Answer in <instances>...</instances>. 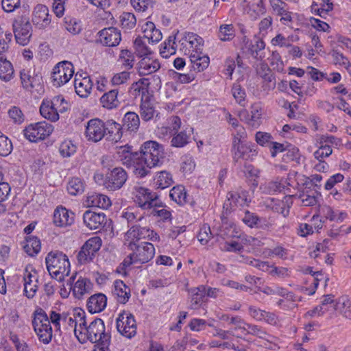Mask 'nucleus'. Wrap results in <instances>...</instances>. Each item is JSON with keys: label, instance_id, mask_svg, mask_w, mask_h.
Returning a JSON list of instances; mask_svg holds the SVG:
<instances>
[{"label": "nucleus", "instance_id": "nucleus-1", "mask_svg": "<svg viewBox=\"0 0 351 351\" xmlns=\"http://www.w3.org/2000/svg\"><path fill=\"white\" fill-rule=\"evenodd\" d=\"M117 160L123 165L132 168L138 178L150 173L153 167L160 166L165 158L163 146L156 141H148L141 147L140 152H133L129 146L120 147L117 152Z\"/></svg>", "mask_w": 351, "mask_h": 351}, {"label": "nucleus", "instance_id": "nucleus-2", "mask_svg": "<svg viewBox=\"0 0 351 351\" xmlns=\"http://www.w3.org/2000/svg\"><path fill=\"white\" fill-rule=\"evenodd\" d=\"M128 247L132 252L127 256L117 267V271L119 273L125 274V269L131 265L147 263L154 258L155 254L154 245L149 242L130 241Z\"/></svg>", "mask_w": 351, "mask_h": 351}, {"label": "nucleus", "instance_id": "nucleus-3", "mask_svg": "<svg viewBox=\"0 0 351 351\" xmlns=\"http://www.w3.org/2000/svg\"><path fill=\"white\" fill-rule=\"evenodd\" d=\"M45 263L51 276L59 282L63 281L70 273V262L62 252H49L45 258Z\"/></svg>", "mask_w": 351, "mask_h": 351}, {"label": "nucleus", "instance_id": "nucleus-4", "mask_svg": "<svg viewBox=\"0 0 351 351\" xmlns=\"http://www.w3.org/2000/svg\"><path fill=\"white\" fill-rule=\"evenodd\" d=\"M32 326L38 339L45 344H48L52 339V328L46 312L41 308L34 313Z\"/></svg>", "mask_w": 351, "mask_h": 351}, {"label": "nucleus", "instance_id": "nucleus-5", "mask_svg": "<svg viewBox=\"0 0 351 351\" xmlns=\"http://www.w3.org/2000/svg\"><path fill=\"white\" fill-rule=\"evenodd\" d=\"M134 92L136 96L141 95L139 113L142 119L145 121H150L156 112L154 100L142 86H136L134 88Z\"/></svg>", "mask_w": 351, "mask_h": 351}, {"label": "nucleus", "instance_id": "nucleus-6", "mask_svg": "<svg viewBox=\"0 0 351 351\" xmlns=\"http://www.w3.org/2000/svg\"><path fill=\"white\" fill-rule=\"evenodd\" d=\"M237 135H239V133ZM241 138V135L240 136H234L232 140L231 152L233 160L235 162L250 160L256 154L254 145L251 143H243Z\"/></svg>", "mask_w": 351, "mask_h": 351}, {"label": "nucleus", "instance_id": "nucleus-7", "mask_svg": "<svg viewBox=\"0 0 351 351\" xmlns=\"http://www.w3.org/2000/svg\"><path fill=\"white\" fill-rule=\"evenodd\" d=\"M74 74L73 64L69 61H62L53 68L51 73L53 85L60 87L68 82Z\"/></svg>", "mask_w": 351, "mask_h": 351}, {"label": "nucleus", "instance_id": "nucleus-8", "mask_svg": "<svg viewBox=\"0 0 351 351\" xmlns=\"http://www.w3.org/2000/svg\"><path fill=\"white\" fill-rule=\"evenodd\" d=\"M53 130L51 124L40 121L30 124L24 130L25 137L31 142H37L49 136Z\"/></svg>", "mask_w": 351, "mask_h": 351}, {"label": "nucleus", "instance_id": "nucleus-9", "mask_svg": "<svg viewBox=\"0 0 351 351\" xmlns=\"http://www.w3.org/2000/svg\"><path fill=\"white\" fill-rule=\"evenodd\" d=\"M134 201L143 209H151L157 206L158 196L155 193H152L149 189L135 186L133 188Z\"/></svg>", "mask_w": 351, "mask_h": 351}, {"label": "nucleus", "instance_id": "nucleus-10", "mask_svg": "<svg viewBox=\"0 0 351 351\" xmlns=\"http://www.w3.org/2000/svg\"><path fill=\"white\" fill-rule=\"evenodd\" d=\"M117 331L123 336L131 339L136 334V324L134 316L126 312L119 315L116 320Z\"/></svg>", "mask_w": 351, "mask_h": 351}, {"label": "nucleus", "instance_id": "nucleus-11", "mask_svg": "<svg viewBox=\"0 0 351 351\" xmlns=\"http://www.w3.org/2000/svg\"><path fill=\"white\" fill-rule=\"evenodd\" d=\"M127 179V172L123 168L114 167L106 174L104 186L108 191H114L120 189Z\"/></svg>", "mask_w": 351, "mask_h": 351}, {"label": "nucleus", "instance_id": "nucleus-12", "mask_svg": "<svg viewBox=\"0 0 351 351\" xmlns=\"http://www.w3.org/2000/svg\"><path fill=\"white\" fill-rule=\"evenodd\" d=\"M77 273L73 274L68 280L66 285L72 291L75 298L80 299L85 294L90 293L93 289V285L90 280L86 278L80 277L75 282Z\"/></svg>", "mask_w": 351, "mask_h": 351}, {"label": "nucleus", "instance_id": "nucleus-13", "mask_svg": "<svg viewBox=\"0 0 351 351\" xmlns=\"http://www.w3.org/2000/svg\"><path fill=\"white\" fill-rule=\"evenodd\" d=\"M13 31L17 43L23 46L29 43L32 36V25L28 20L20 19L14 21Z\"/></svg>", "mask_w": 351, "mask_h": 351}, {"label": "nucleus", "instance_id": "nucleus-14", "mask_svg": "<svg viewBox=\"0 0 351 351\" xmlns=\"http://www.w3.org/2000/svg\"><path fill=\"white\" fill-rule=\"evenodd\" d=\"M61 104L67 105L62 96L53 97L51 101H43L40 107V112L41 115L51 121H56L59 119L58 112V106Z\"/></svg>", "mask_w": 351, "mask_h": 351}, {"label": "nucleus", "instance_id": "nucleus-15", "mask_svg": "<svg viewBox=\"0 0 351 351\" xmlns=\"http://www.w3.org/2000/svg\"><path fill=\"white\" fill-rule=\"evenodd\" d=\"M106 134L104 122L99 119H92L87 122L85 136L88 141L97 143L101 141Z\"/></svg>", "mask_w": 351, "mask_h": 351}, {"label": "nucleus", "instance_id": "nucleus-16", "mask_svg": "<svg viewBox=\"0 0 351 351\" xmlns=\"http://www.w3.org/2000/svg\"><path fill=\"white\" fill-rule=\"evenodd\" d=\"M84 330L86 332L87 339L93 343L104 340V336L111 337L109 332H106L104 323L100 318H95L88 326H86Z\"/></svg>", "mask_w": 351, "mask_h": 351}, {"label": "nucleus", "instance_id": "nucleus-17", "mask_svg": "<svg viewBox=\"0 0 351 351\" xmlns=\"http://www.w3.org/2000/svg\"><path fill=\"white\" fill-rule=\"evenodd\" d=\"M251 202L248 197V192L241 190L237 192H229L228 193V199L223 204V209H226V214H228L229 207L232 209L234 207H243L247 206Z\"/></svg>", "mask_w": 351, "mask_h": 351}, {"label": "nucleus", "instance_id": "nucleus-18", "mask_svg": "<svg viewBox=\"0 0 351 351\" xmlns=\"http://www.w3.org/2000/svg\"><path fill=\"white\" fill-rule=\"evenodd\" d=\"M106 216L104 213H95L88 210L83 214L84 225L90 230H99L106 223Z\"/></svg>", "mask_w": 351, "mask_h": 351}, {"label": "nucleus", "instance_id": "nucleus-19", "mask_svg": "<svg viewBox=\"0 0 351 351\" xmlns=\"http://www.w3.org/2000/svg\"><path fill=\"white\" fill-rule=\"evenodd\" d=\"M98 35L99 43L107 47H115L121 40L120 31L114 27L101 29Z\"/></svg>", "mask_w": 351, "mask_h": 351}, {"label": "nucleus", "instance_id": "nucleus-20", "mask_svg": "<svg viewBox=\"0 0 351 351\" xmlns=\"http://www.w3.org/2000/svg\"><path fill=\"white\" fill-rule=\"evenodd\" d=\"M32 23L39 29H45L51 23L48 8L43 4H38L34 9Z\"/></svg>", "mask_w": 351, "mask_h": 351}, {"label": "nucleus", "instance_id": "nucleus-21", "mask_svg": "<svg viewBox=\"0 0 351 351\" xmlns=\"http://www.w3.org/2000/svg\"><path fill=\"white\" fill-rule=\"evenodd\" d=\"M202 42L200 36L191 32H185L178 40L180 49L184 53H186L187 50L190 53L191 49H200L199 47L202 45Z\"/></svg>", "mask_w": 351, "mask_h": 351}, {"label": "nucleus", "instance_id": "nucleus-22", "mask_svg": "<svg viewBox=\"0 0 351 351\" xmlns=\"http://www.w3.org/2000/svg\"><path fill=\"white\" fill-rule=\"evenodd\" d=\"M75 213L63 206H58L54 210L53 221L56 226L66 227L72 225Z\"/></svg>", "mask_w": 351, "mask_h": 351}, {"label": "nucleus", "instance_id": "nucleus-23", "mask_svg": "<svg viewBox=\"0 0 351 351\" xmlns=\"http://www.w3.org/2000/svg\"><path fill=\"white\" fill-rule=\"evenodd\" d=\"M23 87L27 90L32 91L35 89L39 91L42 89V77L38 75H31L29 71L23 70L20 73Z\"/></svg>", "mask_w": 351, "mask_h": 351}, {"label": "nucleus", "instance_id": "nucleus-24", "mask_svg": "<svg viewBox=\"0 0 351 351\" xmlns=\"http://www.w3.org/2000/svg\"><path fill=\"white\" fill-rule=\"evenodd\" d=\"M265 47V43L262 38H255L253 40H247L243 47V50H246L254 58L257 60H262L265 56L262 51Z\"/></svg>", "mask_w": 351, "mask_h": 351}, {"label": "nucleus", "instance_id": "nucleus-25", "mask_svg": "<svg viewBox=\"0 0 351 351\" xmlns=\"http://www.w3.org/2000/svg\"><path fill=\"white\" fill-rule=\"evenodd\" d=\"M261 116V108L258 104L252 105L250 114L245 110L240 112L241 119H244L246 123L252 128H258L260 125Z\"/></svg>", "mask_w": 351, "mask_h": 351}, {"label": "nucleus", "instance_id": "nucleus-26", "mask_svg": "<svg viewBox=\"0 0 351 351\" xmlns=\"http://www.w3.org/2000/svg\"><path fill=\"white\" fill-rule=\"evenodd\" d=\"M106 130L105 137L107 141L118 142L123 136V126L114 120H108L104 122Z\"/></svg>", "mask_w": 351, "mask_h": 351}, {"label": "nucleus", "instance_id": "nucleus-27", "mask_svg": "<svg viewBox=\"0 0 351 351\" xmlns=\"http://www.w3.org/2000/svg\"><path fill=\"white\" fill-rule=\"evenodd\" d=\"M227 215L226 212H223L221 217V225L219 228L217 232V235L223 239L238 237L237 235L236 226L232 221L229 220L226 216Z\"/></svg>", "mask_w": 351, "mask_h": 351}, {"label": "nucleus", "instance_id": "nucleus-28", "mask_svg": "<svg viewBox=\"0 0 351 351\" xmlns=\"http://www.w3.org/2000/svg\"><path fill=\"white\" fill-rule=\"evenodd\" d=\"M78 73L75 74L74 86L76 93L81 97L86 98L90 93L93 87V82L90 77H78Z\"/></svg>", "mask_w": 351, "mask_h": 351}, {"label": "nucleus", "instance_id": "nucleus-29", "mask_svg": "<svg viewBox=\"0 0 351 351\" xmlns=\"http://www.w3.org/2000/svg\"><path fill=\"white\" fill-rule=\"evenodd\" d=\"M112 295L117 301L120 304H125L131 296V291L122 280H115Z\"/></svg>", "mask_w": 351, "mask_h": 351}, {"label": "nucleus", "instance_id": "nucleus-30", "mask_svg": "<svg viewBox=\"0 0 351 351\" xmlns=\"http://www.w3.org/2000/svg\"><path fill=\"white\" fill-rule=\"evenodd\" d=\"M107 298L103 293L91 295L87 301V308L90 313L101 312L106 306Z\"/></svg>", "mask_w": 351, "mask_h": 351}, {"label": "nucleus", "instance_id": "nucleus-31", "mask_svg": "<svg viewBox=\"0 0 351 351\" xmlns=\"http://www.w3.org/2000/svg\"><path fill=\"white\" fill-rule=\"evenodd\" d=\"M193 133V128H186V129L171 134L172 138L171 145L175 147H183L189 143L191 136Z\"/></svg>", "mask_w": 351, "mask_h": 351}, {"label": "nucleus", "instance_id": "nucleus-32", "mask_svg": "<svg viewBox=\"0 0 351 351\" xmlns=\"http://www.w3.org/2000/svg\"><path fill=\"white\" fill-rule=\"evenodd\" d=\"M206 287L200 285L197 287L191 288L189 290L191 295L190 308L197 309L199 308L206 297Z\"/></svg>", "mask_w": 351, "mask_h": 351}, {"label": "nucleus", "instance_id": "nucleus-33", "mask_svg": "<svg viewBox=\"0 0 351 351\" xmlns=\"http://www.w3.org/2000/svg\"><path fill=\"white\" fill-rule=\"evenodd\" d=\"M160 64L157 60L143 58L138 64V73L141 76L147 75L158 71Z\"/></svg>", "mask_w": 351, "mask_h": 351}, {"label": "nucleus", "instance_id": "nucleus-34", "mask_svg": "<svg viewBox=\"0 0 351 351\" xmlns=\"http://www.w3.org/2000/svg\"><path fill=\"white\" fill-rule=\"evenodd\" d=\"M86 204L89 207H98L107 209L111 206V202L108 196L93 193L87 197Z\"/></svg>", "mask_w": 351, "mask_h": 351}, {"label": "nucleus", "instance_id": "nucleus-35", "mask_svg": "<svg viewBox=\"0 0 351 351\" xmlns=\"http://www.w3.org/2000/svg\"><path fill=\"white\" fill-rule=\"evenodd\" d=\"M119 89L114 88L104 93L100 98L102 106L107 109H114L119 107L121 102L118 98Z\"/></svg>", "mask_w": 351, "mask_h": 351}, {"label": "nucleus", "instance_id": "nucleus-36", "mask_svg": "<svg viewBox=\"0 0 351 351\" xmlns=\"http://www.w3.org/2000/svg\"><path fill=\"white\" fill-rule=\"evenodd\" d=\"M242 221L251 228L265 229L268 227V225L264 219L259 217L256 213H251L249 210L245 211V215L242 218Z\"/></svg>", "mask_w": 351, "mask_h": 351}, {"label": "nucleus", "instance_id": "nucleus-37", "mask_svg": "<svg viewBox=\"0 0 351 351\" xmlns=\"http://www.w3.org/2000/svg\"><path fill=\"white\" fill-rule=\"evenodd\" d=\"M285 200L270 199L267 201V207L270 208L274 212L282 214L284 217L289 214V205L288 200L291 199L290 197H285Z\"/></svg>", "mask_w": 351, "mask_h": 351}, {"label": "nucleus", "instance_id": "nucleus-38", "mask_svg": "<svg viewBox=\"0 0 351 351\" xmlns=\"http://www.w3.org/2000/svg\"><path fill=\"white\" fill-rule=\"evenodd\" d=\"M14 74L12 63L8 60L3 54H0V79L8 82L11 80Z\"/></svg>", "mask_w": 351, "mask_h": 351}, {"label": "nucleus", "instance_id": "nucleus-39", "mask_svg": "<svg viewBox=\"0 0 351 351\" xmlns=\"http://www.w3.org/2000/svg\"><path fill=\"white\" fill-rule=\"evenodd\" d=\"M169 197L173 201L180 206L189 203L188 195L184 186L182 185L173 186L169 192Z\"/></svg>", "mask_w": 351, "mask_h": 351}, {"label": "nucleus", "instance_id": "nucleus-40", "mask_svg": "<svg viewBox=\"0 0 351 351\" xmlns=\"http://www.w3.org/2000/svg\"><path fill=\"white\" fill-rule=\"evenodd\" d=\"M123 127L130 132H137L140 125L138 115L134 112H127L123 119Z\"/></svg>", "mask_w": 351, "mask_h": 351}, {"label": "nucleus", "instance_id": "nucleus-41", "mask_svg": "<svg viewBox=\"0 0 351 351\" xmlns=\"http://www.w3.org/2000/svg\"><path fill=\"white\" fill-rule=\"evenodd\" d=\"M41 247L40 240L33 236H27L25 238V243L23 245L24 251L30 256L37 254Z\"/></svg>", "mask_w": 351, "mask_h": 351}, {"label": "nucleus", "instance_id": "nucleus-42", "mask_svg": "<svg viewBox=\"0 0 351 351\" xmlns=\"http://www.w3.org/2000/svg\"><path fill=\"white\" fill-rule=\"evenodd\" d=\"M178 35V32L176 35L170 36L167 40H165L163 43L162 47L160 49V54L163 58H168L171 55L175 54L177 49V44L176 40L177 39V36Z\"/></svg>", "mask_w": 351, "mask_h": 351}, {"label": "nucleus", "instance_id": "nucleus-43", "mask_svg": "<svg viewBox=\"0 0 351 351\" xmlns=\"http://www.w3.org/2000/svg\"><path fill=\"white\" fill-rule=\"evenodd\" d=\"M310 187L305 186L299 195L302 205L304 206H311L317 204V195L316 190H309Z\"/></svg>", "mask_w": 351, "mask_h": 351}, {"label": "nucleus", "instance_id": "nucleus-44", "mask_svg": "<svg viewBox=\"0 0 351 351\" xmlns=\"http://www.w3.org/2000/svg\"><path fill=\"white\" fill-rule=\"evenodd\" d=\"M149 232V229L141 227L139 225L134 224L131 226L130 230L127 232V236L132 239H136V243H140L139 240L146 239L149 236L147 233Z\"/></svg>", "mask_w": 351, "mask_h": 351}, {"label": "nucleus", "instance_id": "nucleus-45", "mask_svg": "<svg viewBox=\"0 0 351 351\" xmlns=\"http://www.w3.org/2000/svg\"><path fill=\"white\" fill-rule=\"evenodd\" d=\"M319 2H313L311 5V9L314 10L317 14L322 18H326L328 12L333 9V4L330 0H319Z\"/></svg>", "mask_w": 351, "mask_h": 351}, {"label": "nucleus", "instance_id": "nucleus-46", "mask_svg": "<svg viewBox=\"0 0 351 351\" xmlns=\"http://www.w3.org/2000/svg\"><path fill=\"white\" fill-rule=\"evenodd\" d=\"M173 183V180L171 174L166 171L159 172L155 178V185L158 189H166Z\"/></svg>", "mask_w": 351, "mask_h": 351}, {"label": "nucleus", "instance_id": "nucleus-47", "mask_svg": "<svg viewBox=\"0 0 351 351\" xmlns=\"http://www.w3.org/2000/svg\"><path fill=\"white\" fill-rule=\"evenodd\" d=\"M67 191L72 195L81 194L84 191V183L79 178H73L68 182Z\"/></svg>", "mask_w": 351, "mask_h": 351}, {"label": "nucleus", "instance_id": "nucleus-48", "mask_svg": "<svg viewBox=\"0 0 351 351\" xmlns=\"http://www.w3.org/2000/svg\"><path fill=\"white\" fill-rule=\"evenodd\" d=\"M122 29L128 31L133 29L136 24V19L131 12H123L119 17Z\"/></svg>", "mask_w": 351, "mask_h": 351}, {"label": "nucleus", "instance_id": "nucleus-49", "mask_svg": "<svg viewBox=\"0 0 351 351\" xmlns=\"http://www.w3.org/2000/svg\"><path fill=\"white\" fill-rule=\"evenodd\" d=\"M218 36L222 41H230L235 36V30L233 25H221L219 27Z\"/></svg>", "mask_w": 351, "mask_h": 351}, {"label": "nucleus", "instance_id": "nucleus-50", "mask_svg": "<svg viewBox=\"0 0 351 351\" xmlns=\"http://www.w3.org/2000/svg\"><path fill=\"white\" fill-rule=\"evenodd\" d=\"M147 39L138 37L134 42L135 51L137 56L140 57L147 56L151 53V50L147 45Z\"/></svg>", "mask_w": 351, "mask_h": 351}, {"label": "nucleus", "instance_id": "nucleus-51", "mask_svg": "<svg viewBox=\"0 0 351 351\" xmlns=\"http://www.w3.org/2000/svg\"><path fill=\"white\" fill-rule=\"evenodd\" d=\"M245 332L246 334L256 336L268 341H271L270 339L274 338L271 335H268L261 327L254 324H248Z\"/></svg>", "mask_w": 351, "mask_h": 351}, {"label": "nucleus", "instance_id": "nucleus-52", "mask_svg": "<svg viewBox=\"0 0 351 351\" xmlns=\"http://www.w3.org/2000/svg\"><path fill=\"white\" fill-rule=\"evenodd\" d=\"M232 94L236 101L241 106L246 104V93L243 88L238 84L234 83L232 87Z\"/></svg>", "mask_w": 351, "mask_h": 351}, {"label": "nucleus", "instance_id": "nucleus-53", "mask_svg": "<svg viewBox=\"0 0 351 351\" xmlns=\"http://www.w3.org/2000/svg\"><path fill=\"white\" fill-rule=\"evenodd\" d=\"M119 61L125 69L128 70L134 64V57L131 51L123 49L121 51Z\"/></svg>", "mask_w": 351, "mask_h": 351}, {"label": "nucleus", "instance_id": "nucleus-54", "mask_svg": "<svg viewBox=\"0 0 351 351\" xmlns=\"http://www.w3.org/2000/svg\"><path fill=\"white\" fill-rule=\"evenodd\" d=\"M102 244V241L99 237H93L88 239L84 243L85 250L90 252V255L95 256V254L99 250Z\"/></svg>", "mask_w": 351, "mask_h": 351}, {"label": "nucleus", "instance_id": "nucleus-55", "mask_svg": "<svg viewBox=\"0 0 351 351\" xmlns=\"http://www.w3.org/2000/svg\"><path fill=\"white\" fill-rule=\"evenodd\" d=\"M73 319L75 323V331L78 326L81 330H84L87 326L86 320V313L82 308H75L73 310Z\"/></svg>", "mask_w": 351, "mask_h": 351}, {"label": "nucleus", "instance_id": "nucleus-56", "mask_svg": "<svg viewBox=\"0 0 351 351\" xmlns=\"http://www.w3.org/2000/svg\"><path fill=\"white\" fill-rule=\"evenodd\" d=\"M59 152L63 157H70L75 153L76 147L71 141H64L60 144Z\"/></svg>", "mask_w": 351, "mask_h": 351}, {"label": "nucleus", "instance_id": "nucleus-57", "mask_svg": "<svg viewBox=\"0 0 351 351\" xmlns=\"http://www.w3.org/2000/svg\"><path fill=\"white\" fill-rule=\"evenodd\" d=\"M263 192L267 194H271L276 192H280L285 189V186L278 181H269L265 182L262 186Z\"/></svg>", "mask_w": 351, "mask_h": 351}, {"label": "nucleus", "instance_id": "nucleus-58", "mask_svg": "<svg viewBox=\"0 0 351 351\" xmlns=\"http://www.w3.org/2000/svg\"><path fill=\"white\" fill-rule=\"evenodd\" d=\"M213 234L210 230V228L208 224H204L200 228L197 239L202 245H206L212 238Z\"/></svg>", "mask_w": 351, "mask_h": 351}, {"label": "nucleus", "instance_id": "nucleus-59", "mask_svg": "<svg viewBox=\"0 0 351 351\" xmlns=\"http://www.w3.org/2000/svg\"><path fill=\"white\" fill-rule=\"evenodd\" d=\"M12 149V144L7 136L0 131V155L8 156Z\"/></svg>", "mask_w": 351, "mask_h": 351}, {"label": "nucleus", "instance_id": "nucleus-60", "mask_svg": "<svg viewBox=\"0 0 351 351\" xmlns=\"http://www.w3.org/2000/svg\"><path fill=\"white\" fill-rule=\"evenodd\" d=\"M255 139L256 143L260 145L269 147L273 142V137L271 134L260 131L256 133Z\"/></svg>", "mask_w": 351, "mask_h": 351}, {"label": "nucleus", "instance_id": "nucleus-61", "mask_svg": "<svg viewBox=\"0 0 351 351\" xmlns=\"http://www.w3.org/2000/svg\"><path fill=\"white\" fill-rule=\"evenodd\" d=\"M122 217L132 226L136 224L135 223L140 221L143 219V215L142 214L134 212L132 209H128L125 212L123 213Z\"/></svg>", "mask_w": 351, "mask_h": 351}, {"label": "nucleus", "instance_id": "nucleus-62", "mask_svg": "<svg viewBox=\"0 0 351 351\" xmlns=\"http://www.w3.org/2000/svg\"><path fill=\"white\" fill-rule=\"evenodd\" d=\"M341 140L334 136L332 135H322L318 138L317 143L322 144L324 146H330L331 145L339 146L341 145Z\"/></svg>", "mask_w": 351, "mask_h": 351}, {"label": "nucleus", "instance_id": "nucleus-63", "mask_svg": "<svg viewBox=\"0 0 351 351\" xmlns=\"http://www.w3.org/2000/svg\"><path fill=\"white\" fill-rule=\"evenodd\" d=\"M318 149L314 152L315 158L321 161L326 157H328L332 153V149L330 146H324L322 144H317Z\"/></svg>", "mask_w": 351, "mask_h": 351}, {"label": "nucleus", "instance_id": "nucleus-64", "mask_svg": "<svg viewBox=\"0 0 351 351\" xmlns=\"http://www.w3.org/2000/svg\"><path fill=\"white\" fill-rule=\"evenodd\" d=\"M270 64L271 66H273V69L280 73L284 72V64L281 59L280 55L278 52H272L270 59Z\"/></svg>", "mask_w": 351, "mask_h": 351}]
</instances>
